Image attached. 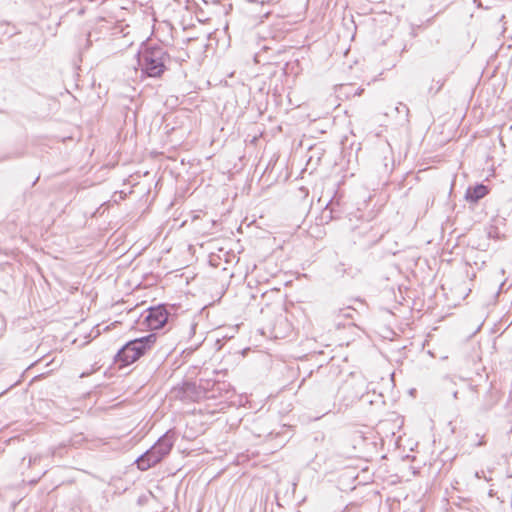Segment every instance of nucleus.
<instances>
[{
    "label": "nucleus",
    "instance_id": "obj_1",
    "mask_svg": "<svg viewBox=\"0 0 512 512\" xmlns=\"http://www.w3.org/2000/svg\"><path fill=\"white\" fill-rule=\"evenodd\" d=\"M175 441V432L172 430L167 431L150 449L136 459L135 463L138 469L146 471L160 463L167 455H169Z\"/></svg>",
    "mask_w": 512,
    "mask_h": 512
},
{
    "label": "nucleus",
    "instance_id": "obj_11",
    "mask_svg": "<svg viewBox=\"0 0 512 512\" xmlns=\"http://www.w3.org/2000/svg\"><path fill=\"white\" fill-rule=\"evenodd\" d=\"M442 86H443V83H440V84H439V86H438V88H437V90H436V93H437L439 90H441Z\"/></svg>",
    "mask_w": 512,
    "mask_h": 512
},
{
    "label": "nucleus",
    "instance_id": "obj_5",
    "mask_svg": "<svg viewBox=\"0 0 512 512\" xmlns=\"http://www.w3.org/2000/svg\"><path fill=\"white\" fill-rule=\"evenodd\" d=\"M177 396L183 400L197 401L203 397V392L195 383L184 382L178 389Z\"/></svg>",
    "mask_w": 512,
    "mask_h": 512
},
{
    "label": "nucleus",
    "instance_id": "obj_2",
    "mask_svg": "<svg viewBox=\"0 0 512 512\" xmlns=\"http://www.w3.org/2000/svg\"><path fill=\"white\" fill-rule=\"evenodd\" d=\"M156 341L155 333L128 341L115 355V363H118L120 367L134 363L150 350Z\"/></svg>",
    "mask_w": 512,
    "mask_h": 512
},
{
    "label": "nucleus",
    "instance_id": "obj_13",
    "mask_svg": "<svg viewBox=\"0 0 512 512\" xmlns=\"http://www.w3.org/2000/svg\"><path fill=\"white\" fill-rule=\"evenodd\" d=\"M453 396H454V398H457V397H458V392H457V391H455V392L453 393Z\"/></svg>",
    "mask_w": 512,
    "mask_h": 512
},
{
    "label": "nucleus",
    "instance_id": "obj_3",
    "mask_svg": "<svg viewBox=\"0 0 512 512\" xmlns=\"http://www.w3.org/2000/svg\"><path fill=\"white\" fill-rule=\"evenodd\" d=\"M166 56L167 53L161 47H149L139 53L138 63L149 77H159L166 69Z\"/></svg>",
    "mask_w": 512,
    "mask_h": 512
},
{
    "label": "nucleus",
    "instance_id": "obj_8",
    "mask_svg": "<svg viewBox=\"0 0 512 512\" xmlns=\"http://www.w3.org/2000/svg\"><path fill=\"white\" fill-rule=\"evenodd\" d=\"M229 385H227L225 382H214L213 383V387H212V390L215 391H221V390H226V392H228V389H226V387H228Z\"/></svg>",
    "mask_w": 512,
    "mask_h": 512
},
{
    "label": "nucleus",
    "instance_id": "obj_12",
    "mask_svg": "<svg viewBox=\"0 0 512 512\" xmlns=\"http://www.w3.org/2000/svg\"><path fill=\"white\" fill-rule=\"evenodd\" d=\"M277 506H278L279 510H281L283 508V506L279 502H277Z\"/></svg>",
    "mask_w": 512,
    "mask_h": 512
},
{
    "label": "nucleus",
    "instance_id": "obj_7",
    "mask_svg": "<svg viewBox=\"0 0 512 512\" xmlns=\"http://www.w3.org/2000/svg\"><path fill=\"white\" fill-rule=\"evenodd\" d=\"M355 310L353 308H351L350 306L346 307V308H340L338 310H334L333 311V314L335 316H343L345 318H352V313L354 312Z\"/></svg>",
    "mask_w": 512,
    "mask_h": 512
},
{
    "label": "nucleus",
    "instance_id": "obj_9",
    "mask_svg": "<svg viewBox=\"0 0 512 512\" xmlns=\"http://www.w3.org/2000/svg\"><path fill=\"white\" fill-rule=\"evenodd\" d=\"M41 459V457L39 455H36V456H31L29 457V462H28V465L29 466H32V465H35L37 462H39Z\"/></svg>",
    "mask_w": 512,
    "mask_h": 512
},
{
    "label": "nucleus",
    "instance_id": "obj_4",
    "mask_svg": "<svg viewBox=\"0 0 512 512\" xmlns=\"http://www.w3.org/2000/svg\"><path fill=\"white\" fill-rule=\"evenodd\" d=\"M173 320L174 317L170 314L165 305L150 307L145 316V322L150 330H159L164 328L165 325L171 327Z\"/></svg>",
    "mask_w": 512,
    "mask_h": 512
},
{
    "label": "nucleus",
    "instance_id": "obj_10",
    "mask_svg": "<svg viewBox=\"0 0 512 512\" xmlns=\"http://www.w3.org/2000/svg\"><path fill=\"white\" fill-rule=\"evenodd\" d=\"M330 206H331V203H328L326 205L324 213L329 210V212H330V216L329 217H330V219H332V218H334V216H333L334 209L331 208Z\"/></svg>",
    "mask_w": 512,
    "mask_h": 512
},
{
    "label": "nucleus",
    "instance_id": "obj_6",
    "mask_svg": "<svg viewBox=\"0 0 512 512\" xmlns=\"http://www.w3.org/2000/svg\"><path fill=\"white\" fill-rule=\"evenodd\" d=\"M488 187L484 184H477L473 187H468L465 193V199L470 203H477L480 199L488 194Z\"/></svg>",
    "mask_w": 512,
    "mask_h": 512
}]
</instances>
